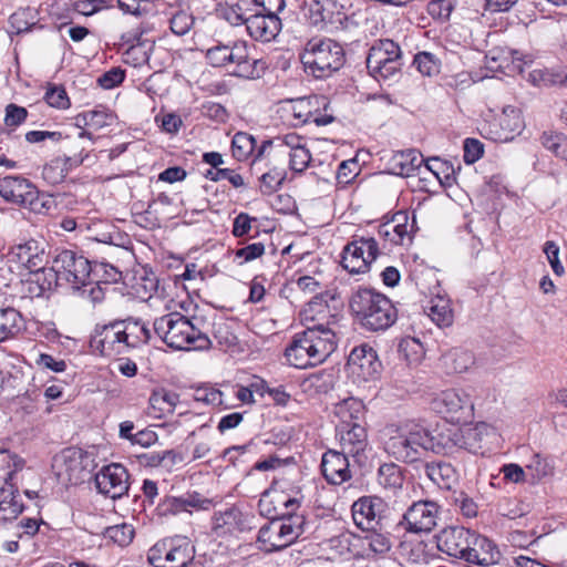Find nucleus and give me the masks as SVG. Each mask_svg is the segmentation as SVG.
Listing matches in <instances>:
<instances>
[{"instance_id":"obj_37","label":"nucleus","mask_w":567,"mask_h":567,"mask_svg":"<svg viewBox=\"0 0 567 567\" xmlns=\"http://www.w3.org/2000/svg\"><path fill=\"white\" fill-rule=\"evenodd\" d=\"M38 10L33 8H21L10 16L9 23L17 34L35 28L42 29L43 27L38 24Z\"/></svg>"},{"instance_id":"obj_47","label":"nucleus","mask_w":567,"mask_h":567,"mask_svg":"<svg viewBox=\"0 0 567 567\" xmlns=\"http://www.w3.org/2000/svg\"><path fill=\"white\" fill-rule=\"evenodd\" d=\"M429 317L439 326L447 327L453 322V312L449 306L447 300L437 298L436 301H431L429 307Z\"/></svg>"},{"instance_id":"obj_22","label":"nucleus","mask_w":567,"mask_h":567,"mask_svg":"<svg viewBox=\"0 0 567 567\" xmlns=\"http://www.w3.org/2000/svg\"><path fill=\"white\" fill-rule=\"evenodd\" d=\"M247 31L251 38L261 42H270L279 34L282 23L276 14L251 10L248 16Z\"/></svg>"},{"instance_id":"obj_40","label":"nucleus","mask_w":567,"mask_h":567,"mask_svg":"<svg viewBox=\"0 0 567 567\" xmlns=\"http://www.w3.org/2000/svg\"><path fill=\"white\" fill-rule=\"evenodd\" d=\"M288 497H285L282 493H278L274 489V487H269L268 489L264 491L261 494V497L258 502V511L259 514L264 517L271 519L277 518L280 516L281 512L278 511L277 506L275 505V502L281 503L284 499H287Z\"/></svg>"},{"instance_id":"obj_64","label":"nucleus","mask_w":567,"mask_h":567,"mask_svg":"<svg viewBox=\"0 0 567 567\" xmlns=\"http://www.w3.org/2000/svg\"><path fill=\"white\" fill-rule=\"evenodd\" d=\"M265 254V245L262 243L249 244L235 251V258L241 259L240 265L244 262L252 261Z\"/></svg>"},{"instance_id":"obj_48","label":"nucleus","mask_w":567,"mask_h":567,"mask_svg":"<svg viewBox=\"0 0 567 567\" xmlns=\"http://www.w3.org/2000/svg\"><path fill=\"white\" fill-rule=\"evenodd\" d=\"M103 535L114 544L123 547L131 544L135 535V529L132 525L123 523L106 527Z\"/></svg>"},{"instance_id":"obj_3","label":"nucleus","mask_w":567,"mask_h":567,"mask_svg":"<svg viewBox=\"0 0 567 567\" xmlns=\"http://www.w3.org/2000/svg\"><path fill=\"white\" fill-rule=\"evenodd\" d=\"M336 348V333L318 324L296 333L285 350V357L291 367L308 369L323 363Z\"/></svg>"},{"instance_id":"obj_31","label":"nucleus","mask_w":567,"mask_h":567,"mask_svg":"<svg viewBox=\"0 0 567 567\" xmlns=\"http://www.w3.org/2000/svg\"><path fill=\"white\" fill-rule=\"evenodd\" d=\"M25 328L22 315L14 308L0 309V342L17 337Z\"/></svg>"},{"instance_id":"obj_60","label":"nucleus","mask_w":567,"mask_h":567,"mask_svg":"<svg viewBox=\"0 0 567 567\" xmlns=\"http://www.w3.org/2000/svg\"><path fill=\"white\" fill-rule=\"evenodd\" d=\"M311 161V154L306 147H297L289 152V167L296 173H302Z\"/></svg>"},{"instance_id":"obj_27","label":"nucleus","mask_w":567,"mask_h":567,"mask_svg":"<svg viewBox=\"0 0 567 567\" xmlns=\"http://www.w3.org/2000/svg\"><path fill=\"white\" fill-rule=\"evenodd\" d=\"M34 185L22 176H6L0 178V196L10 203L20 206L24 203V197L29 195Z\"/></svg>"},{"instance_id":"obj_45","label":"nucleus","mask_w":567,"mask_h":567,"mask_svg":"<svg viewBox=\"0 0 567 567\" xmlns=\"http://www.w3.org/2000/svg\"><path fill=\"white\" fill-rule=\"evenodd\" d=\"M412 278L415 280V285L421 293L434 295L439 293V279L433 269H415L412 272Z\"/></svg>"},{"instance_id":"obj_55","label":"nucleus","mask_w":567,"mask_h":567,"mask_svg":"<svg viewBox=\"0 0 567 567\" xmlns=\"http://www.w3.org/2000/svg\"><path fill=\"white\" fill-rule=\"evenodd\" d=\"M451 502L465 517L473 518L477 515V504L464 491H453Z\"/></svg>"},{"instance_id":"obj_36","label":"nucleus","mask_w":567,"mask_h":567,"mask_svg":"<svg viewBox=\"0 0 567 567\" xmlns=\"http://www.w3.org/2000/svg\"><path fill=\"white\" fill-rule=\"evenodd\" d=\"M378 483L384 489L395 492L402 488L404 483V472L395 463H384L378 468Z\"/></svg>"},{"instance_id":"obj_9","label":"nucleus","mask_w":567,"mask_h":567,"mask_svg":"<svg viewBox=\"0 0 567 567\" xmlns=\"http://www.w3.org/2000/svg\"><path fill=\"white\" fill-rule=\"evenodd\" d=\"M194 558V546L179 536L161 539L147 551V560L154 567H188Z\"/></svg>"},{"instance_id":"obj_19","label":"nucleus","mask_w":567,"mask_h":567,"mask_svg":"<svg viewBox=\"0 0 567 567\" xmlns=\"http://www.w3.org/2000/svg\"><path fill=\"white\" fill-rule=\"evenodd\" d=\"M474 535L475 533L461 526L444 528L437 536V548L451 557L463 560V554L470 548Z\"/></svg>"},{"instance_id":"obj_5","label":"nucleus","mask_w":567,"mask_h":567,"mask_svg":"<svg viewBox=\"0 0 567 567\" xmlns=\"http://www.w3.org/2000/svg\"><path fill=\"white\" fill-rule=\"evenodd\" d=\"M97 265L92 266L91 261L81 252L73 249H55L52 257L51 267L48 268L47 276L39 285L40 296L44 290L52 286L70 284L71 287H80L90 279L91 274L95 271Z\"/></svg>"},{"instance_id":"obj_59","label":"nucleus","mask_w":567,"mask_h":567,"mask_svg":"<svg viewBox=\"0 0 567 567\" xmlns=\"http://www.w3.org/2000/svg\"><path fill=\"white\" fill-rule=\"evenodd\" d=\"M454 9V0H432L427 4V12L434 19L446 21Z\"/></svg>"},{"instance_id":"obj_2","label":"nucleus","mask_w":567,"mask_h":567,"mask_svg":"<svg viewBox=\"0 0 567 567\" xmlns=\"http://www.w3.org/2000/svg\"><path fill=\"white\" fill-rule=\"evenodd\" d=\"M151 338L152 332L142 319L128 317L96 324L90 346L104 357L124 355L147 344Z\"/></svg>"},{"instance_id":"obj_17","label":"nucleus","mask_w":567,"mask_h":567,"mask_svg":"<svg viewBox=\"0 0 567 567\" xmlns=\"http://www.w3.org/2000/svg\"><path fill=\"white\" fill-rule=\"evenodd\" d=\"M12 254L17 260L23 265L30 272L37 277V284H40V275L47 276L48 256L44 251V244L29 239L22 244H18L12 248Z\"/></svg>"},{"instance_id":"obj_62","label":"nucleus","mask_w":567,"mask_h":567,"mask_svg":"<svg viewBox=\"0 0 567 567\" xmlns=\"http://www.w3.org/2000/svg\"><path fill=\"white\" fill-rule=\"evenodd\" d=\"M125 80V71L120 66L112 68L97 79V84L104 90H111Z\"/></svg>"},{"instance_id":"obj_7","label":"nucleus","mask_w":567,"mask_h":567,"mask_svg":"<svg viewBox=\"0 0 567 567\" xmlns=\"http://www.w3.org/2000/svg\"><path fill=\"white\" fill-rule=\"evenodd\" d=\"M205 58L214 68L235 64L233 75L245 79H258L265 70V62L251 59L245 41L217 42L206 50Z\"/></svg>"},{"instance_id":"obj_4","label":"nucleus","mask_w":567,"mask_h":567,"mask_svg":"<svg viewBox=\"0 0 567 567\" xmlns=\"http://www.w3.org/2000/svg\"><path fill=\"white\" fill-rule=\"evenodd\" d=\"M349 309L361 328L385 331L398 320V310L392 300L373 288H359L349 299Z\"/></svg>"},{"instance_id":"obj_15","label":"nucleus","mask_w":567,"mask_h":567,"mask_svg":"<svg viewBox=\"0 0 567 567\" xmlns=\"http://www.w3.org/2000/svg\"><path fill=\"white\" fill-rule=\"evenodd\" d=\"M433 404L437 412L455 422H466L473 415L474 404L471 395L462 389L442 391Z\"/></svg>"},{"instance_id":"obj_11","label":"nucleus","mask_w":567,"mask_h":567,"mask_svg":"<svg viewBox=\"0 0 567 567\" xmlns=\"http://www.w3.org/2000/svg\"><path fill=\"white\" fill-rule=\"evenodd\" d=\"M380 255L379 244L374 237L355 235L342 249L341 266L350 274H365Z\"/></svg>"},{"instance_id":"obj_54","label":"nucleus","mask_w":567,"mask_h":567,"mask_svg":"<svg viewBox=\"0 0 567 567\" xmlns=\"http://www.w3.org/2000/svg\"><path fill=\"white\" fill-rule=\"evenodd\" d=\"M185 511L184 497L165 496L157 504L155 512L159 517L176 515Z\"/></svg>"},{"instance_id":"obj_39","label":"nucleus","mask_w":567,"mask_h":567,"mask_svg":"<svg viewBox=\"0 0 567 567\" xmlns=\"http://www.w3.org/2000/svg\"><path fill=\"white\" fill-rule=\"evenodd\" d=\"M148 402L151 408L159 413L157 416H161L174 412L176 404L179 402V394L161 388L152 392Z\"/></svg>"},{"instance_id":"obj_20","label":"nucleus","mask_w":567,"mask_h":567,"mask_svg":"<svg viewBox=\"0 0 567 567\" xmlns=\"http://www.w3.org/2000/svg\"><path fill=\"white\" fill-rule=\"evenodd\" d=\"M349 454L329 450L323 453L321 460V472L328 483L341 485L352 477L350 470Z\"/></svg>"},{"instance_id":"obj_18","label":"nucleus","mask_w":567,"mask_h":567,"mask_svg":"<svg viewBox=\"0 0 567 567\" xmlns=\"http://www.w3.org/2000/svg\"><path fill=\"white\" fill-rule=\"evenodd\" d=\"M439 518V505L432 501H419L413 503L403 515L406 529L412 533H429L435 526Z\"/></svg>"},{"instance_id":"obj_12","label":"nucleus","mask_w":567,"mask_h":567,"mask_svg":"<svg viewBox=\"0 0 567 567\" xmlns=\"http://www.w3.org/2000/svg\"><path fill=\"white\" fill-rule=\"evenodd\" d=\"M355 526L360 529L390 528L392 525L389 504L375 495L358 498L351 507Z\"/></svg>"},{"instance_id":"obj_14","label":"nucleus","mask_w":567,"mask_h":567,"mask_svg":"<svg viewBox=\"0 0 567 567\" xmlns=\"http://www.w3.org/2000/svg\"><path fill=\"white\" fill-rule=\"evenodd\" d=\"M302 501L303 496L300 491L295 496L284 499L285 511L276 518L287 547L292 545L306 532L307 518L303 513L299 512Z\"/></svg>"},{"instance_id":"obj_46","label":"nucleus","mask_w":567,"mask_h":567,"mask_svg":"<svg viewBox=\"0 0 567 567\" xmlns=\"http://www.w3.org/2000/svg\"><path fill=\"white\" fill-rule=\"evenodd\" d=\"M251 2L239 0L235 4L223 9V17L233 25L245 24L247 27L248 16L251 13Z\"/></svg>"},{"instance_id":"obj_8","label":"nucleus","mask_w":567,"mask_h":567,"mask_svg":"<svg viewBox=\"0 0 567 567\" xmlns=\"http://www.w3.org/2000/svg\"><path fill=\"white\" fill-rule=\"evenodd\" d=\"M305 71L316 79H324L339 71L346 54L341 44L331 39H312L308 41L300 54Z\"/></svg>"},{"instance_id":"obj_32","label":"nucleus","mask_w":567,"mask_h":567,"mask_svg":"<svg viewBox=\"0 0 567 567\" xmlns=\"http://www.w3.org/2000/svg\"><path fill=\"white\" fill-rule=\"evenodd\" d=\"M498 125L502 132L494 140L504 142L512 141L515 133H519L523 128L520 111L512 105L505 106L498 117Z\"/></svg>"},{"instance_id":"obj_33","label":"nucleus","mask_w":567,"mask_h":567,"mask_svg":"<svg viewBox=\"0 0 567 567\" xmlns=\"http://www.w3.org/2000/svg\"><path fill=\"white\" fill-rule=\"evenodd\" d=\"M422 163V155L414 150L400 151L390 161L392 173L399 176L413 175Z\"/></svg>"},{"instance_id":"obj_21","label":"nucleus","mask_w":567,"mask_h":567,"mask_svg":"<svg viewBox=\"0 0 567 567\" xmlns=\"http://www.w3.org/2000/svg\"><path fill=\"white\" fill-rule=\"evenodd\" d=\"M144 31H131L122 35L127 49L123 52L124 63L140 68L148 63L155 42L143 38Z\"/></svg>"},{"instance_id":"obj_35","label":"nucleus","mask_w":567,"mask_h":567,"mask_svg":"<svg viewBox=\"0 0 567 567\" xmlns=\"http://www.w3.org/2000/svg\"><path fill=\"white\" fill-rule=\"evenodd\" d=\"M79 140L72 141L66 147L70 155H64L63 165L65 171H70L84 164L90 157V151L82 144V140L87 138L93 142V135L91 132L82 130L78 136Z\"/></svg>"},{"instance_id":"obj_58","label":"nucleus","mask_w":567,"mask_h":567,"mask_svg":"<svg viewBox=\"0 0 567 567\" xmlns=\"http://www.w3.org/2000/svg\"><path fill=\"white\" fill-rule=\"evenodd\" d=\"M543 251L546 255L554 274L561 277L565 274V268L559 260V246L554 240H547L544 244Z\"/></svg>"},{"instance_id":"obj_30","label":"nucleus","mask_w":567,"mask_h":567,"mask_svg":"<svg viewBox=\"0 0 567 567\" xmlns=\"http://www.w3.org/2000/svg\"><path fill=\"white\" fill-rule=\"evenodd\" d=\"M19 489L16 485L6 482L0 487V520L16 519L24 509V505L17 498Z\"/></svg>"},{"instance_id":"obj_43","label":"nucleus","mask_w":567,"mask_h":567,"mask_svg":"<svg viewBox=\"0 0 567 567\" xmlns=\"http://www.w3.org/2000/svg\"><path fill=\"white\" fill-rule=\"evenodd\" d=\"M412 64L422 75L434 76L440 73L442 62L435 54L421 51L414 55Z\"/></svg>"},{"instance_id":"obj_28","label":"nucleus","mask_w":567,"mask_h":567,"mask_svg":"<svg viewBox=\"0 0 567 567\" xmlns=\"http://www.w3.org/2000/svg\"><path fill=\"white\" fill-rule=\"evenodd\" d=\"M424 472L440 488L452 489L458 480V474L454 466L443 461L424 463Z\"/></svg>"},{"instance_id":"obj_6","label":"nucleus","mask_w":567,"mask_h":567,"mask_svg":"<svg viewBox=\"0 0 567 567\" xmlns=\"http://www.w3.org/2000/svg\"><path fill=\"white\" fill-rule=\"evenodd\" d=\"M153 328L162 341L174 350H205L210 346L209 338L179 312L155 319Z\"/></svg>"},{"instance_id":"obj_10","label":"nucleus","mask_w":567,"mask_h":567,"mask_svg":"<svg viewBox=\"0 0 567 567\" xmlns=\"http://www.w3.org/2000/svg\"><path fill=\"white\" fill-rule=\"evenodd\" d=\"M93 463L92 454L72 446L64 449L54 457L52 467L59 480L76 485L84 482L86 475L91 473Z\"/></svg>"},{"instance_id":"obj_42","label":"nucleus","mask_w":567,"mask_h":567,"mask_svg":"<svg viewBox=\"0 0 567 567\" xmlns=\"http://www.w3.org/2000/svg\"><path fill=\"white\" fill-rule=\"evenodd\" d=\"M542 145L557 157L567 162V136L555 131H546L540 136Z\"/></svg>"},{"instance_id":"obj_44","label":"nucleus","mask_w":567,"mask_h":567,"mask_svg":"<svg viewBox=\"0 0 567 567\" xmlns=\"http://www.w3.org/2000/svg\"><path fill=\"white\" fill-rule=\"evenodd\" d=\"M256 138L246 133L237 132L231 141L233 156L238 161H245L254 152L256 147Z\"/></svg>"},{"instance_id":"obj_16","label":"nucleus","mask_w":567,"mask_h":567,"mask_svg":"<svg viewBox=\"0 0 567 567\" xmlns=\"http://www.w3.org/2000/svg\"><path fill=\"white\" fill-rule=\"evenodd\" d=\"M128 477L127 470L123 465L112 463L95 474L94 482L99 493L117 499L127 494Z\"/></svg>"},{"instance_id":"obj_38","label":"nucleus","mask_w":567,"mask_h":567,"mask_svg":"<svg viewBox=\"0 0 567 567\" xmlns=\"http://www.w3.org/2000/svg\"><path fill=\"white\" fill-rule=\"evenodd\" d=\"M443 365L451 372H465L473 363V354L460 348H453L442 355Z\"/></svg>"},{"instance_id":"obj_63","label":"nucleus","mask_w":567,"mask_h":567,"mask_svg":"<svg viewBox=\"0 0 567 567\" xmlns=\"http://www.w3.org/2000/svg\"><path fill=\"white\" fill-rule=\"evenodd\" d=\"M463 158L466 164H474L484 154V145L476 138H466L463 145Z\"/></svg>"},{"instance_id":"obj_24","label":"nucleus","mask_w":567,"mask_h":567,"mask_svg":"<svg viewBox=\"0 0 567 567\" xmlns=\"http://www.w3.org/2000/svg\"><path fill=\"white\" fill-rule=\"evenodd\" d=\"M464 561L487 567L498 561L501 553L487 537L475 534L470 548L463 554Z\"/></svg>"},{"instance_id":"obj_50","label":"nucleus","mask_w":567,"mask_h":567,"mask_svg":"<svg viewBox=\"0 0 567 567\" xmlns=\"http://www.w3.org/2000/svg\"><path fill=\"white\" fill-rule=\"evenodd\" d=\"M195 18L192 12L184 9H176L171 13L169 28L176 35H185L194 24Z\"/></svg>"},{"instance_id":"obj_49","label":"nucleus","mask_w":567,"mask_h":567,"mask_svg":"<svg viewBox=\"0 0 567 567\" xmlns=\"http://www.w3.org/2000/svg\"><path fill=\"white\" fill-rule=\"evenodd\" d=\"M409 214L405 210L396 212L392 220L393 237H391V244L400 245L403 243L405 236H408L414 228L415 216L413 215V224L410 229L408 228Z\"/></svg>"},{"instance_id":"obj_13","label":"nucleus","mask_w":567,"mask_h":567,"mask_svg":"<svg viewBox=\"0 0 567 567\" xmlns=\"http://www.w3.org/2000/svg\"><path fill=\"white\" fill-rule=\"evenodd\" d=\"M347 369L357 382L375 380L382 370L377 351L368 343L354 347L348 355Z\"/></svg>"},{"instance_id":"obj_57","label":"nucleus","mask_w":567,"mask_h":567,"mask_svg":"<svg viewBox=\"0 0 567 567\" xmlns=\"http://www.w3.org/2000/svg\"><path fill=\"white\" fill-rule=\"evenodd\" d=\"M80 287H73V290H76L81 293V296L85 299H89L93 305L100 303L104 300L105 292L99 282H94L91 280H86L84 285H79Z\"/></svg>"},{"instance_id":"obj_25","label":"nucleus","mask_w":567,"mask_h":567,"mask_svg":"<svg viewBox=\"0 0 567 567\" xmlns=\"http://www.w3.org/2000/svg\"><path fill=\"white\" fill-rule=\"evenodd\" d=\"M248 528L247 519L243 512L237 507H229L223 512H217L213 517V532L218 537H224Z\"/></svg>"},{"instance_id":"obj_26","label":"nucleus","mask_w":567,"mask_h":567,"mask_svg":"<svg viewBox=\"0 0 567 567\" xmlns=\"http://www.w3.org/2000/svg\"><path fill=\"white\" fill-rule=\"evenodd\" d=\"M333 413L338 417L337 426L365 425V406L355 398H347L334 405Z\"/></svg>"},{"instance_id":"obj_41","label":"nucleus","mask_w":567,"mask_h":567,"mask_svg":"<svg viewBox=\"0 0 567 567\" xmlns=\"http://www.w3.org/2000/svg\"><path fill=\"white\" fill-rule=\"evenodd\" d=\"M118 8L137 17L156 13L162 2L152 0H117Z\"/></svg>"},{"instance_id":"obj_23","label":"nucleus","mask_w":567,"mask_h":567,"mask_svg":"<svg viewBox=\"0 0 567 567\" xmlns=\"http://www.w3.org/2000/svg\"><path fill=\"white\" fill-rule=\"evenodd\" d=\"M340 436L341 451L349 454L355 462L360 463L362 453L368 446V433L365 425L354 424L351 426H336Z\"/></svg>"},{"instance_id":"obj_1","label":"nucleus","mask_w":567,"mask_h":567,"mask_svg":"<svg viewBox=\"0 0 567 567\" xmlns=\"http://www.w3.org/2000/svg\"><path fill=\"white\" fill-rule=\"evenodd\" d=\"M454 446L449 435L434 434L426 426L406 422L396 427L395 433L386 441L385 450L396 461L414 463L423 460L429 453H446Z\"/></svg>"},{"instance_id":"obj_56","label":"nucleus","mask_w":567,"mask_h":567,"mask_svg":"<svg viewBox=\"0 0 567 567\" xmlns=\"http://www.w3.org/2000/svg\"><path fill=\"white\" fill-rule=\"evenodd\" d=\"M403 66V61L393 60L388 61L384 66L381 65L380 69H373L369 71V74L373 76L378 82L381 81H391L394 80Z\"/></svg>"},{"instance_id":"obj_51","label":"nucleus","mask_w":567,"mask_h":567,"mask_svg":"<svg viewBox=\"0 0 567 567\" xmlns=\"http://www.w3.org/2000/svg\"><path fill=\"white\" fill-rule=\"evenodd\" d=\"M287 177L285 168L274 167L260 176V190L262 194H272L278 190Z\"/></svg>"},{"instance_id":"obj_29","label":"nucleus","mask_w":567,"mask_h":567,"mask_svg":"<svg viewBox=\"0 0 567 567\" xmlns=\"http://www.w3.org/2000/svg\"><path fill=\"white\" fill-rule=\"evenodd\" d=\"M259 549L267 554L281 551L287 548L285 539L280 534L279 523L275 519L269 520L260 527L257 535Z\"/></svg>"},{"instance_id":"obj_53","label":"nucleus","mask_w":567,"mask_h":567,"mask_svg":"<svg viewBox=\"0 0 567 567\" xmlns=\"http://www.w3.org/2000/svg\"><path fill=\"white\" fill-rule=\"evenodd\" d=\"M44 101L52 107L65 110L71 105L65 89L61 85H50L44 94Z\"/></svg>"},{"instance_id":"obj_52","label":"nucleus","mask_w":567,"mask_h":567,"mask_svg":"<svg viewBox=\"0 0 567 567\" xmlns=\"http://www.w3.org/2000/svg\"><path fill=\"white\" fill-rule=\"evenodd\" d=\"M527 471L532 473L533 482H538L547 476H551L554 474V466L548 458L535 454L530 464L527 465Z\"/></svg>"},{"instance_id":"obj_61","label":"nucleus","mask_w":567,"mask_h":567,"mask_svg":"<svg viewBox=\"0 0 567 567\" xmlns=\"http://www.w3.org/2000/svg\"><path fill=\"white\" fill-rule=\"evenodd\" d=\"M28 110L23 106L10 103L6 106L4 124L8 127H16L25 122Z\"/></svg>"},{"instance_id":"obj_34","label":"nucleus","mask_w":567,"mask_h":567,"mask_svg":"<svg viewBox=\"0 0 567 567\" xmlns=\"http://www.w3.org/2000/svg\"><path fill=\"white\" fill-rule=\"evenodd\" d=\"M365 533L362 538L363 546L374 555H384L393 546V537L389 528L361 529Z\"/></svg>"}]
</instances>
